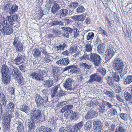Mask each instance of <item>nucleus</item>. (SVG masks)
Masks as SVG:
<instances>
[{
    "label": "nucleus",
    "mask_w": 132,
    "mask_h": 132,
    "mask_svg": "<svg viewBox=\"0 0 132 132\" xmlns=\"http://www.w3.org/2000/svg\"><path fill=\"white\" fill-rule=\"evenodd\" d=\"M42 117L41 111L38 109L32 110L30 113V118L28 120V125L30 129H34L35 122L38 123L40 121Z\"/></svg>",
    "instance_id": "obj_1"
},
{
    "label": "nucleus",
    "mask_w": 132,
    "mask_h": 132,
    "mask_svg": "<svg viewBox=\"0 0 132 132\" xmlns=\"http://www.w3.org/2000/svg\"><path fill=\"white\" fill-rule=\"evenodd\" d=\"M17 69L16 67L12 65L10 69L6 64H4L1 67L2 75L10 74L15 78L17 75Z\"/></svg>",
    "instance_id": "obj_2"
},
{
    "label": "nucleus",
    "mask_w": 132,
    "mask_h": 132,
    "mask_svg": "<svg viewBox=\"0 0 132 132\" xmlns=\"http://www.w3.org/2000/svg\"><path fill=\"white\" fill-rule=\"evenodd\" d=\"M4 19L3 18L2 23H0V30L4 35H10L13 32V29L11 26L7 24L6 20L5 24Z\"/></svg>",
    "instance_id": "obj_3"
},
{
    "label": "nucleus",
    "mask_w": 132,
    "mask_h": 132,
    "mask_svg": "<svg viewBox=\"0 0 132 132\" xmlns=\"http://www.w3.org/2000/svg\"><path fill=\"white\" fill-rule=\"evenodd\" d=\"M89 60L93 63L96 66H98L101 62L100 56L94 53L90 54Z\"/></svg>",
    "instance_id": "obj_4"
},
{
    "label": "nucleus",
    "mask_w": 132,
    "mask_h": 132,
    "mask_svg": "<svg viewBox=\"0 0 132 132\" xmlns=\"http://www.w3.org/2000/svg\"><path fill=\"white\" fill-rule=\"evenodd\" d=\"M13 57H15L13 61L16 64L19 65L24 62L25 57L23 55L19 54L18 52H14L13 55Z\"/></svg>",
    "instance_id": "obj_5"
},
{
    "label": "nucleus",
    "mask_w": 132,
    "mask_h": 132,
    "mask_svg": "<svg viewBox=\"0 0 132 132\" xmlns=\"http://www.w3.org/2000/svg\"><path fill=\"white\" fill-rule=\"evenodd\" d=\"M90 78L87 82L92 84L93 82L96 81L100 83H102L103 81V77L100 76L97 73L92 74L89 76Z\"/></svg>",
    "instance_id": "obj_6"
},
{
    "label": "nucleus",
    "mask_w": 132,
    "mask_h": 132,
    "mask_svg": "<svg viewBox=\"0 0 132 132\" xmlns=\"http://www.w3.org/2000/svg\"><path fill=\"white\" fill-rule=\"evenodd\" d=\"M13 44L15 47L16 50L20 52H21L23 50V44L21 43V41L19 38H15Z\"/></svg>",
    "instance_id": "obj_7"
},
{
    "label": "nucleus",
    "mask_w": 132,
    "mask_h": 132,
    "mask_svg": "<svg viewBox=\"0 0 132 132\" xmlns=\"http://www.w3.org/2000/svg\"><path fill=\"white\" fill-rule=\"evenodd\" d=\"M50 80H46L44 86L48 88L51 87L53 84V82H56L58 80L57 76L53 75L52 76H50L49 77Z\"/></svg>",
    "instance_id": "obj_8"
},
{
    "label": "nucleus",
    "mask_w": 132,
    "mask_h": 132,
    "mask_svg": "<svg viewBox=\"0 0 132 132\" xmlns=\"http://www.w3.org/2000/svg\"><path fill=\"white\" fill-rule=\"evenodd\" d=\"M73 82L72 79L68 78L67 79L65 82L63 84L64 87L67 90H74L75 87L73 84Z\"/></svg>",
    "instance_id": "obj_9"
},
{
    "label": "nucleus",
    "mask_w": 132,
    "mask_h": 132,
    "mask_svg": "<svg viewBox=\"0 0 132 132\" xmlns=\"http://www.w3.org/2000/svg\"><path fill=\"white\" fill-rule=\"evenodd\" d=\"M11 118V116L8 115L2 122L4 129L6 131L8 130L10 127V124Z\"/></svg>",
    "instance_id": "obj_10"
},
{
    "label": "nucleus",
    "mask_w": 132,
    "mask_h": 132,
    "mask_svg": "<svg viewBox=\"0 0 132 132\" xmlns=\"http://www.w3.org/2000/svg\"><path fill=\"white\" fill-rule=\"evenodd\" d=\"M124 65L122 61L120 59L116 58V70L118 72L120 73L122 71Z\"/></svg>",
    "instance_id": "obj_11"
},
{
    "label": "nucleus",
    "mask_w": 132,
    "mask_h": 132,
    "mask_svg": "<svg viewBox=\"0 0 132 132\" xmlns=\"http://www.w3.org/2000/svg\"><path fill=\"white\" fill-rule=\"evenodd\" d=\"M61 28L63 31L66 32L63 34L62 36L67 38H68L69 37V34H71L72 32L73 29L70 27H62Z\"/></svg>",
    "instance_id": "obj_12"
},
{
    "label": "nucleus",
    "mask_w": 132,
    "mask_h": 132,
    "mask_svg": "<svg viewBox=\"0 0 132 132\" xmlns=\"http://www.w3.org/2000/svg\"><path fill=\"white\" fill-rule=\"evenodd\" d=\"M41 74H39V72H34L30 75L31 78L37 81H39L40 80L45 81V80L43 77L41 76Z\"/></svg>",
    "instance_id": "obj_13"
},
{
    "label": "nucleus",
    "mask_w": 132,
    "mask_h": 132,
    "mask_svg": "<svg viewBox=\"0 0 132 132\" xmlns=\"http://www.w3.org/2000/svg\"><path fill=\"white\" fill-rule=\"evenodd\" d=\"M112 48H110L107 50L105 53L106 55L105 59L108 61L110 60L113 56L115 54V52L114 51Z\"/></svg>",
    "instance_id": "obj_14"
},
{
    "label": "nucleus",
    "mask_w": 132,
    "mask_h": 132,
    "mask_svg": "<svg viewBox=\"0 0 132 132\" xmlns=\"http://www.w3.org/2000/svg\"><path fill=\"white\" fill-rule=\"evenodd\" d=\"M34 98L38 107H40L41 105H43V98L40 95L36 94L35 95Z\"/></svg>",
    "instance_id": "obj_15"
},
{
    "label": "nucleus",
    "mask_w": 132,
    "mask_h": 132,
    "mask_svg": "<svg viewBox=\"0 0 132 132\" xmlns=\"http://www.w3.org/2000/svg\"><path fill=\"white\" fill-rule=\"evenodd\" d=\"M96 112L94 110L91 109L88 111L85 116V119L86 120L89 119L96 117Z\"/></svg>",
    "instance_id": "obj_16"
},
{
    "label": "nucleus",
    "mask_w": 132,
    "mask_h": 132,
    "mask_svg": "<svg viewBox=\"0 0 132 132\" xmlns=\"http://www.w3.org/2000/svg\"><path fill=\"white\" fill-rule=\"evenodd\" d=\"M69 12L67 9H61L57 12L56 15H57L60 18L64 17L68 15Z\"/></svg>",
    "instance_id": "obj_17"
},
{
    "label": "nucleus",
    "mask_w": 132,
    "mask_h": 132,
    "mask_svg": "<svg viewBox=\"0 0 132 132\" xmlns=\"http://www.w3.org/2000/svg\"><path fill=\"white\" fill-rule=\"evenodd\" d=\"M10 75V74L1 75V79L4 84L7 85L10 83L11 79Z\"/></svg>",
    "instance_id": "obj_18"
},
{
    "label": "nucleus",
    "mask_w": 132,
    "mask_h": 132,
    "mask_svg": "<svg viewBox=\"0 0 132 132\" xmlns=\"http://www.w3.org/2000/svg\"><path fill=\"white\" fill-rule=\"evenodd\" d=\"M7 17L9 24L12 26L14 24V22L16 21L18 19V16L16 14L7 16Z\"/></svg>",
    "instance_id": "obj_19"
},
{
    "label": "nucleus",
    "mask_w": 132,
    "mask_h": 132,
    "mask_svg": "<svg viewBox=\"0 0 132 132\" xmlns=\"http://www.w3.org/2000/svg\"><path fill=\"white\" fill-rule=\"evenodd\" d=\"M17 75L15 78L14 77H13L16 80L17 82L20 85H23L24 84V81L23 80L22 77L21 75L19 73V71L18 69L17 70Z\"/></svg>",
    "instance_id": "obj_20"
},
{
    "label": "nucleus",
    "mask_w": 132,
    "mask_h": 132,
    "mask_svg": "<svg viewBox=\"0 0 132 132\" xmlns=\"http://www.w3.org/2000/svg\"><path fill=\"white\" fill-rule=\"evenodd\" d=\"M18 8V6L15 4H13L11 3V6L9 8V13L10 14H14L17 11Z\"/></svg>",
    "instance_id": "obj_21"
},
{
    "label": "nucleus",
    "mask_w": 132,
    "mask_h": 132,
    "mask_svg": "<svg viewBox=\"0 0 132 132\" xmlns=\"http://www.w3.org/2000/svg\"><path fill=\"white\" fill-rule=\"evenodd\" d=\"M70 61L68 58H63L57 61L56 63L58 65H67L69 63Z\"/></svg>",
    "instance_id": "obj_22"
},
{
    "label": "nucleus",
    "mask_w": 132,
    "mask_h": 132,
    "mask_svg": "<svg viewBox=\"0 0 132 132\" xmlns=\"http://www.w3.org/2000/svg\"><path fill=\"white\" fill-rule=\"evenodd\" d=\"M61 9L60 6L56 3H55L52 7L51 12L54 14L56 11Z\"/></svg>",
    "instance_id": "obj_23"
},
{
    "label": "nucleus",
    "mask_w": 132,
    "mask_h": 132,
    "mask_svg": "<svg viewBox=\"0 0 132 132\" xmlns=\"http://www.w3.org/2000/svg\"><path fill=\"white\" fill-rule=\"evenodd\" d=\"M73 107V105H66L61 109L60 112V113H63L66 111H69V110L72 108Z\"/></svg>",
    "instance_id": "obj_24"
},
{
    "label": "nucleus",
    "mask_w": 132,
    "mask_h": 132,
    "mask_svg": "<svg viewBox=\"0 0 132 132\" xmlns=\"http://www.w3.org/2000/svg\"><path fill=\"white\" fill-rule=\"evenodd\" d=\"M59 88L58 85L52 87L51 90V97L54 98L57 92V90Z\"/></svg>",
    "instance_id": "obj_25"
},
{
    "label": "nucleus",
    "mask_w": 132,
    "mask_h": 132,
    "mask_svg": "<svg viewBox=\"0 0 132 132\" xmlns=\"http://www.w3.org/2000/svg\"><path fill=\"white\" fill-rule=\"evenodd\" d=\"M132 82V75L128 76L123 80V83L125 85L130 84Z\"/></svg>",
    "instance_id": "obj_26"
},
{
    "label": "nucleus",
    "mask_w": 132,
    "mask_h": 132,
    "mask_svg": "<svg viewBox=\"0 0 132 132\" xmlns=\"http://www.w3.org/2000/svg\"><path fill=\"white\" fill-rule=\"evenodd\" d=\"M83 125V122L80 121L79 123L76 124L73 126L72 129L77 132L78 130H80L82 127Z\"/></svg>",
    "instance_id": "obj_27"
},
{
    "label": "nucleus",
    "mask_w": 132,
    "mask_h": 132,
    "mask_svg": "<svg viewBox=\"0 0 132 132\" xmlns=\"http://www.w3.org/2000/svg\"><path fill=\"white\" fill-rule=\"evenodd\" d=\"M20 109L25 113H27L29 111L30 108L25 104H24L20 106Z\"/></svg>",
    "instance_id": "obj_28"
},
{
    "label": "nucleus",
    "mask_w": 132,
    "mask_h": 132,
    "mask_svg": "<svg viewBox=\"0 0 132 132\" xmlns=\"http://www.w3.org/2000/svg\"><path fill=\"white\" fill-rule=\"evenodd\" d=\"M17 130L18 132H24L23 125L22 123L20 121H18L17 123Z\"/></svg>",
    "instance_id": "obj_29"
},
{
    "label": "nucleus",
    "mask_w": 132,
    "mask_h": 132,
    "mask_svg": "<svg viewBox=\"0 0 132 132\" xmlns=\"http://www.w3.org/2000/svg\"><path fill=\"white\" fill-rule=\"evenodd\" d=\"M92 122L90 121H88L86 122L84 125V129L86 131L89 130L92 127Z\"/></svg>",
    "instance_id": "obj_30"
},
{
    "label": "nucleus",
    "mask_w": 132,
    "mask_h": 132,
    "mask_svg": "<svg viewBox=\"0 0 132 132\" xmlns=\"http://www.w3.org/2000/svg\"><path fill=\"white\" fill-rule=\"evenodd\" d=\"M67 46V45L65 43H62L60 44L59 46L55 47V49L56 51H64L65 47Z\"/></svg>",
    "instance_id": "obj_31"
},
{
    "label": "nucleus",
    "mask_w": 132,
    "mask_h": 132,
    "mask_svg": "<svg viewBox=\"0 0 132 132\" xmlns=\"http://www.w3.org/2000/svg\"><path fill=\"white\" fill-rule=\"evenodd\" d=\"M81 66L82 67H83L84 69H89L91 68L92 66V64L90 63H89L88 61H87L85 62H82L80 64Z\"/></svg>",
    "instance_id": "obj_32"
},
{
    "label": "nucleus",
    "mask_w": 132,
    "mask_h": 132,
    "mask_svg": "<svg viewBox=\"0 0 132 132\" xmlns=\"http://www.w3.org/2000/svg\"><path fill=\"white\" fill-rule=\"evenodd\" d=\"M33 55L35 58L38 57L41 55V52L37 48H35L33 51Z\"/></svg>",
    "instance_id": "obj_33"
},
{
    "label": "nucleus",
    "mask_w": 132,
    "mask_h": 132,
    "mask_svg": "<svg viewBox=\"0 0 132 132\" xmlns=\"http://www.w3.org/2000/svg\"><path fill=\"white\" fill-rule=\"evenodd\" d=\"M51 26H56V25H59L60 26H62L63 25V22L60 20H54L52 21L51 23Z\"/></svg>",
    "instance_id": "obj_34"
},
{
    "label": "nucleus",
    "mask_w": 132,
    "mask_h": 132,
    "mask_svg": "<svg viewBox=\"0 0 132 132\" xmlns=\"http://www.w3.org/2000/svg\"><path fill=\"white\" fill-rule=\"evenodd\" d=\"M65 95H66L65 92L60 88L57 92L56 96L57 97L60 98L61 97L64 96Z\"/></svg>",
    "instance_id": "obj_35"
},
{
    "label": "nucleus",
    "mask_w": 132,
    "mask_h": 132,
    "mask_svg": "<svg viewBox=\"0 0 132 132\" xmlns=\"http://www.w3.org/2000/svg\"><path fill=\"white\" fill-rule=\"evenodd\" d=\"M52 56H50L49 54L45 55V57L44 58V62L46 63H50L51 62H52Z\"/></svg>",
    "instance_id": "obj_36"
},
{
    "label": "nucleus",
    "mask_w": 132,
    "mask_h": 132,
    "mask_svg": "<svg viewBox=\"0 0 132 132\" xmlns=\"http://www.w3.org/2000/svg\"><path fill=\"white\" fill-rule=\"evenodd\" d=\"M12 3V2L10 1L5 2L3 6V7L4 10H9L10 6H11Z\"/></svg>",
    "instance_id": "obj_37"
},
{
    "label": "nucleus",
    "mask_w": 132,
    "mask_h": 132,
    "mask_svg": "<svg viewBox=\"0 0 132 132\" xmlns=\"http://www.w3.org/2000/svg\"><path fill=\"white\" fill-rule=\"evenodd\" d=\"M6 103L0 102V115H3L4 107Z\"/></svg>",
    "instance_id": "obj_38"
},
{
    "label": "nucleus",
    "mask_w": 132,
    "mask_h": 132,
    "mask_svg": "<svg viewBox=\"0 0 132 132\" xmlns=\"http://www.w3.org/2000/svg\"><path fill=\"white\" fill-rule=\"evenodd\" d=\"M0 102L6 103L7 102L5 95L2 92H0Z\"/></svg>",
    "instance_id": "obj_39"
},
{
    "label": "nucleus",
    "mask_w": 132,
    "mask_h": 132,
    "mask_svg": "<svg viewBox=\"0 0 132 132\" xmlns=\"http://www.w3.org/2000/svg\"><path fill=\"white\" fill-rule=\"evenodd\" d=\"M98 71L100 72L102 75L104 76L106 73V70L105 68L100 67L97 69Z\"/></svg>",
    "instance_id": "obj_40"
},
{
    "label": "nucleus",
    "mask_w": 132,
    "mask_h": 132,
    "mask_svg": "<svg viewBox=\"0 0 132 132\" xmlns=\"http://www.w3.org/2000/svg\"><path fill=\"white\" fill-rule=\"evenodd\" d=\"M60 69V68H59L57 67L54 66L53 68L52 71L53 73H51V75L50 76H52L53 75L55 76H56L55 74H56L59 71Z\"/></svg>",
    "instance_id": "obj_41"
},
{
    "label": "nucleus",
    "mask_w": 132,
    "mask_h": 132,
    "mask_svg": "<svg viewBox=\"0 0 132 132\" xmlns=\"http://www.w3.org/2000/svg\"><path fill=\"white\" fill-rule=\"evenodd\" d=\"M97 48L98 51L100 54H102L105 51L104 48L102 44H101L99 45L97 47Z\"/></svg>",
    "instance_id": "obj_42"
},
{
    "label": "nucleus",
    "mask_w": 132,
    "mask_h": 132,
    "mask_svg": "<svg viewBox=\"0 0 132 132\" xmlns=\"http://www.w3.org/2000/svg\"><path fill=\"white\" fill-rule=\"evenodd\" d=\"M78 68L76 66L73 65V66L72 67V69L70 70L69 72L71 74L73 73H77L78 72Z\"/></svg>",
    "instance_id": "obj_43"
},
{
    "label": "nucleus",
    "mask_w": 132,
    "mask_h": 132,
    "mask_svg": "<svg viewBox=\"0 0 132 132\" xmlns=\"http://www.w3.org/2000/svg\"><path fill=\"white\" fill-rule=\"evenodd\" d=\"M14 104L13 102H9L7 105V108L10 109L11 111L12 112H13L14 111Z\"/></svg>",
    "instance_id": "obj_44"
},
{
    "label": "nucleus",
    "mask_w": 132,
    "mask_h": 132,
    "mask_svg": "<svg viewBox=\"0 0 132 132\" xmlns=\"http://www.w3.org/2000/svg\"><path fill=\"white\" fill-rule=\"evenodd\" d=\"M94 35V34L93 32H88L87 35V40H91L93 39Z\"/></svg>",
    "instance_id": "obj_45"
},
{
    "label": "nucleus",
    "mask_w": 132,
    "mask_h": 132,
    "mask_svg": "<svg viewBox=\"0 0 132 132\" xmlns=\"http://www.w3.org/2000/svg\"><path fill=\"white\" fill-rule=\"evenodd\" d=\"M94 127L102 126L101 122L99 120L94 121L93 122Z\"/></svg>",
    "instance_id": "obj_46"
},
{
    "label": "nucleus",
    "mask_w": 132,
    "mask_h": 132,
    "mask_svg": "<svg viewBox=\"0 0 132 132\" xmlns=\"http://www.w3.org/2000/svg\"><path fill=\"white\" fill-rule=\"evenodd\" d=\"M85 10V9L83 6H79L76 10V11L78 13H80L84 12Z\"/></svg>",
    "instance_id": "obj_47"
},
{
    "label": "nucleus",
    "mask_w": 132,
    "mask_h": 132,
    "mask_svg": "<svg viewBox=\"0 0 132 132\" xmlns=\"http://www.w3.org/2000/svg\"><path fill=\"white\" fill-rule=\"evenodd\" d=\"M132 95L130 93H127L125 94L124 95V97L126 100L130 102L131 99Z\"/></svg>",
    "instance_id": "obj_48"
},
{
    "label": "nucleus",
    "mask_w": 132,
    "mask_h": 132,
    "mask_svg": "<svg viewBox=\"0 0 132 132\" xmlns=\"http://www.w3.org/2000/svg\"><path fill=\"white\" fill-rule=\"evenodd\" d=\"M38 71L39 74L41 73L42 74L41 76L43 77L44 78V77H45L47 76V73L46 72V71L45 70L42 71L40 70H39Z\"/></svg>",
    "instance_id": "obj_49"
},
{
    "label": "nucleus",
    "mask_w": 132,
    "mask_h": 132,
    "mask_svg": "<svg viewBox=\"0 0 132 132\" xmlns=\"http://www.w3.org/2000/svg\"><path fill=\"white\" fill-rule=\"evenodd\" d=\"M78 4V3L77 2H72L71 4L69 5L68 6L70 8H75L77 6Z\"/></svg>",
    "instance_id": "obj_50"
},
{
    "label": "nucleus",
    "mask_w": 132,
    "mask_h": 132,
    "mask_svg": "<svg viewBox=\"0 0 132 132\" xmlns=\"http://www.w3.org/2000/svg\"><path fill=\"white\" fill-rule=\"evenodd\" d=\"M46 4L45 6L46 7L47 9H50L52 3V1L51 0H46Z\"/></svg>",
    "instance_id": "obj_51"
},
{
    "label": "nucleus",
    "mask_w": 132,
    "mask_h": 132,
    "mask_svg": "<svg viewBox=\"0 0 132 132\" xmlns=\"http://www.w3.org/2000/svg\"><path fill=\"white\" fill-rule=\"evenodd\" d=\"M104 93L105 94L107 95L108 96L110 97H112L114 96L112 93L109 91H108L107 90H104Z\"/></svg>",
    "instance_id": "obj_52"
},
{
    "label": "nucleus",
    "mask_w": 132,
    "mask_h": 132,
    "mask_svg": "<svg viewBox=\"0 0 132 132\" xmlns=\"http://www.w3.org/2000/svg\"><path fill=\"white\" fill-rule=\"evenodd\" d=\"M115 79H116V76L115 75H114L113 77L112 78V79L111 80V81H110V82H109V85L111 86H115V82L116 80L113 81V80L114 79L115 80Z\"/></svg>",
    "instance_id": "obj_53"
},
{
    "label": "nucleus",
    "mask_w": 132,
    "mask_h": 132,
    "mask_svg": "<svg viewBox=\"0 0 132 132\" xmlns=\"http://www.w3.org/2000/svg\"><path fill=\"white\" fill-rule=\"evenodd\" d=\"M105 105L102 103V105L99 108V111L101 113H104L105 110Z\"/></svg>",
    "instance_id": "obj_54"
},
{
    "label": "nucleus",
    "mask_w": 132,
    "mask_h": 132,
    "mask_svg": "<svg viewBox=\"0 0 132 132\" xmlns=\"http://www.w3.org/2000/svg\"><path fill=\"white\" fill-rule=\"evenodd\" d=\"M102 126L94 127V132H101Z\"/></svg>",
    "instance_id": "obj_55"
},
{
    "label": "nucleus",
    "mask_w": 132,
    "mask_h": 132,
    "mask_svg": "<svg viewBox=\"0 0 132 132\" xmlns=\"http://www.w3.org/2000/svg\"><path fill=\"white\" fill-rule=\"evenodd\" d=\"M73 30H74V37L75 38L77 37L79 34V31L76 28H75L73 27Z\"/></svg>",
    "instance_id": "obj_56"
},
{
    "label": "nucleus",
    "mask_w": 132,
    "mask_h": 132,
    "mask_svg": "<svg viewBox=\"0 0 132 132\" xmlns=\"http://www.w3.org/2000/svg\"><path fill=\"white\" fill-rule=\"evenodd\" d=\"M120 116L122 119L125 121H126L128 118L127 115L126 113H121Z\"/></svg>",
    "instance_id": "obj_57"
},
{
    "label": "nucleus",
    "mask_w": 132,
    "mask_h": 132,
    "mask_svg": "<svg viewBox=\"0 0 132 132\" xmlns=\"http://www.w3.org/2000/svg\"><path fill=\"white\" fill-rule=\"evenodd\" d=\"M72 112V110H71L66 111L64 114V116L67 118H68L69 116H71V113Z\"/></svg>",
    "instance_id": "obj_58"
},
{
    "label": "nucleus",
    "mask_w": 132,
    "mask_h": 132,
    "mask_svg": "<svg viewBox=\"0 0 132 132\" xmlns=\"http://www.w3.org/2000/svg\"><path fill=\"white\" fill-rule=\"evenodd\" d=\"M76 47V46L75 45L72 46L70 48V52L71 53L75 52L77 50Z\"/></svg>",
    "instance_id": "obj_59"
},
{
    "label": "nucleus",
    "mask_w": 132,
    "mask_h": 132,
    "mask_svg": "<svg viewBox=\"0 0 132 132\" xmlns=\"http://www.w3.org/2000/svg\"><path fill=\"white\" fill-rule=\"evenodd\" d=\"M71 113V115L70 116H71L70 118V119L71 120H73L76 118L77 115V113L76 112L73 113V111Z\"/></svg>",
    "instance_id": "obj_60"
},
{
    "label": "nucleus",
    "mask_w": 132,
    "mask_h": 132,
    "mask_svg": "<svg viewBox=\"0 0 132 132\" xmlns=\"http://www.w3.org/2000/svg\"><path fill=\"white\" fill-rule=\"evenodd\" d=\"M84 52L83 51H81L79 52L78 53H77L76 54H75L74 55L75 56L79 57V58L82 57V56L84 54Z\"/></svg>",
    "instance_id": "obj_61"
},
{
    "label": "nucleus",
    "mask_w": 132,
    "mask_h": 132,
    "mask_svg": "<svg viewBox=\"0 0 132 132\" xmlns=\"http://www.w3.org/2000/svg\"><path fill=\"white\" fill-rule=\"evenodd\" d=\"M125 129L121 126H119L117 128L116 132H125Z\"/></svg>",
    "instance_id": "obj_62"
},
{
    "label": "nucleus",
    "mask_w": 132,
    "mask_h": 132,
    "mask_svg": "<svg viewBox=\"0 0 132 132\" xmlns=\"http://www.w3.org/2000/svg\"><path fill=\"white\" fill-rule=\"evenodd\" d=\"M9 91L11 93L12 95L14 94L15 89L12 87H10L8 88Z\"/></svg>",
    "instance_id": "obj_63"
},
{
    "label": "nucleus",
    "mask_w": 132,
    "mask_h": 132,
    "mask_svg": "<svg viewBox=\"0 0 132 132\" xmlns=\"http://www.w3.org/2000/svg\"><path fill=\"white\" fill-rule=\"evenodd\" d=\"M59 132H68V131L66 128L62 127L59 128Z\"/></svg>",
    "instance_id": "obj_64"
}]
</instances>
